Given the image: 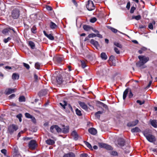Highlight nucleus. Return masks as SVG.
I'll list each match as a JSON object with an SVG mask.
<instances>
[{"instance_id": "1", "label": "nucleus", "mask_w": 157, "mask_h": 157, "mask_svg": "<svg viewBox=\"0 0 157 157\" xmlns=\"http://www.w3.org/2000/svg\"><path fill=\"white\" fill-rule=\"evenodd\" d=\"M50 131L52 133H55L56 132H60L62 129L58 126L56 125L51 126L50 128Z\"/></svg>"}, {"instance_id": "2", "label": "nucleus", "mask_w": 157, "mask_h": 157, "mask_svg": "<svg viewBox=\"0 0 157 157\" xmlns=\"http://www.w3.org/2000/svg\"><path fill=\"white\" fill-rule=\"evenodd\" d=\"M20 11L17 9H14L12 12L11 17L14 19H17L19 16Z\"/></svg>"}, {"instance_id": "3", "label": "nucleus", "mask_w": 157, "mask_h": 157, "mask_svg": "<svg viewBox=\"0 0 157 157\" xmlns=\"http://www.w3.org/2000/svg\"><path fill=\"white\" fill-rule=\"evenodd\" d=\"M86 7L89 11H92L94 10L95 8V6L93 2L91 0H89L86 5Z\"/></svg>"}, {"instance_id": "4", "label": "nucleus", "mask_w": 157, "mask_h": 157, "mask_svg": "<svg viewBox=\"0 0 157 157\" xmlns=\"http://www.w3.org/2000/svg\"><path fill=\"white\" fill-rule=\"evenodd\" d=\"M125 141L122 138H118L117 141L115 142L116 145L117 146L122 147L125 145Z\"/></svg>"}, {"instance_id": "5", "label": "nucleus", "mask_w": 157, "mask_h": 157, "mask_svg": "<svg viewBox=\"0 0 157 157\" xmlns=\"http://www.w3.org/2000/svg\"><path fill=\"white\" fill-rule=\"evenodd\" d=\"M18 128V127L17 125L13 124L9 127L8 129L10 132L12 133L16 131Z\"/></svg>"}, {"instance_id": "6", "label": "nucleus", "mask_w": 157, "mask_h": 157, "mask_svg": "<svg viewBox=\"0 0 157 157\" xmlns=\"http://www.w3.org/2000/svg\"><path fill=\"white\" fill-rule=\"evenodd\" d=\"M138 57L140 61H141L144 64L147 62L149 60L148 57H146L144 56H138Z\"/></svg>"}, {"instance_id": "7", "label": "nucleus", "mask_w": 157, "mask_h": 157, "mask_svg": "<svg viewBox=\"0 0 157 157\" xmlns=\"http://www.w3.org/2000/svg\"><path fill=\"white\" fill-rule=\"evenodd\" d=\"M36 142L34 140H31L29 143V147L31 149H34L36 147Z\"/></svg>"}, {"instance_id": "8", "label": "nucleus", "mask_w": 157, "mask_h": 157, "mask_svg": "<svg viewBox=\"0 0 157 157\" xmlns=\"http://www.w3.org/2000/svg\"><path fill=\"white\" fill-rule=\"evenodd\" d=\"M146 138L148 141L151 142H152L155 141V136L151 134H150Z\"/></svg>"}, {"instance_id": "9", "label": "nucleus", "mask_w": 157, "mask_h": 157, "mask_svg": "<svg viewBox=\"0 0 157 157\" xmlns=\"http://www.w3.org/2000/svg\"><path fill=\"white\" fill-rule=\"evenodd\" d=\"M96 36H97L100 38H102V36L99 33H97V34H96L94 33H92L88 35V37H89V38H94Z\"/></svg>"}, {"instance_id": "10", "label": "nucleus", "mask_w": 157, "mask_h": 157, "mask_svg": "<svg viewBox=\"0 0 157 157\" xmlns=\"http://www.w3.org/2000/svg\"><path fill=\"white\" fill-rule=\"evenodd\" d=\"M138 121L137 120L135 121L129 122L127 123V125L128 127H133L136 125L138 123Z\"/></svg>"}, {"instance_id": "11", "label": "nucleus", "mask_w": 157, "mask_h": 157, "mask_svg": "<svg viewBox=\"0 0 157 157\" xmlns=\"http://www.w3.org/2000/svg\"><path fill=\"white\" fill-rule=\"evenodd\" d=\"M78 103L82 109L86 110H87L88 109L87 106L84 102H83L79 101Z\"/></svg>"}, {"instance_id": "12", "label": "nucleus", "mask_w": 157, "mask_h": 157, "mask_svg": "<svg viewBox=\"0 0 157 157\" xmlns=\"http://www.w3.org/2000/svg\"><path fill=\"white\" fill-rule=\"evenodd\" d=\"M90 43L91 44H92L93 45H94V47L96 48L99 47V45L98 42L94 39L91 40L90 41Z\"/></svg>"}, {"instance_id": "13", "label": "nucleus", "mask_w": 157, "mask_h": 157, "mask_svg": "<svg viewBox=\"0 0 157 157\" xmlns=\"http://www.w3.org/2000/svg\"><path fill=\"white\" fill-rule=\"evenodd\" d=\"M43 33L44 35L49 40H54V36H53L51 34H48L46 33V32L45 31H43Z\"/></svg>"}, {"instance_id": "14", "label": "nucleus", "mask_w": 157, "mask_h": 157, "mask_svg": "<svg viewBox=\"0 0 157 157\" xmlns=\"http://www.w3.org/2000/svg\"><path fill=\"white\" fill-rule=\"evenodd\" d=\"M15 89L9 88L5 90V92L6 94L9 95L15 91Z\"/></svg>"}, {"instance_id": "15", "label": "nucleus", "mask_w": 157, "mask_h": 157, "mask_svg": "<svg viewBox=\"0 0 157 157\" xmlns=\"http://www.w3.org/2000/svg\"><path fill=\"white\" fill-rule=\"evenodd\" d=\"M90 133L93 135H95L97 133V130L94 128H91L88 129Z\"/></svg>"}, {"instance_id": "16", "label": "nucleus", "mask_w": 157, "mask_h": 157, "mask_svg": "<svg viewBox=\"0 0 157 157\" xmlns=\"http://www.w3.org/2000/svg\"><path fill=\"white\" fill-rule=\"evenodd\" d=\"M10 30H12L14 33H15V31L12 27H9L4 29L2 31V33L4 34H6Z\"/></svg>"}, {"instance_id": "17", "label": "nucleus", "mask_w": 157, "mask_h": 157, "mask_svg": "<svg viewBox=\"0 0 157 157\" xmlns=\"http://www.w3.org/2000/svg\"><path fill=\"white\" fill-rule=\"evenodd\" d=\"M47 93V90L46 89H43L41 90L38 93L40 96H42L45 95Z\"/></svg>"}, {"instance_id": "18", "label": "nucleus", "mask_w": 157, "mask_h": 157, "mask_svg": "<svg viewBox=\"0 0 157 157\" xmlns=\"http://www.w3.org/2000/svg\"><path fill=\"white\" fill-rule=\"evenodd\" d=\"M71 135L75 140H76L78 139V135L77 132L75 131H74L72 132L71 133Z\"/></svg>"}, {"instance_id": "19", "label": "nucleus", "mask_w": 157, "mask_h": 157, "mask_svg": "<svg viewBox=\"0 0 157 157\" xmlns=\"http://www.w3.org/2000/svg\"><path fill=\"white\" fill-rule=\"evenodd\" d=\"M19 76L18 74L13 73L12 75V78L13 80L18 79L19 78Z\"/></svg>"}, {"instance_id": "20", "label": "nucleus", "mask_w": 157, "mask_h": 157, "mask_svg": "<svg viewBox=\"0 0 157 157\" xmlns=\"http://www.w3.org/2000/svg\"><path fill=\"white\" fill-rule=\"evenodd\" d=\"M98 104L100 106H102L104 108L106 109H108V107L105 104L103 103L100 102L98 101Z\"/></svg>"}, {"instance_id": "21", "label": "nucleus", "mask_w": 157, "mask_h": 157, "mask_svg": "<svg viewBox=\"0 0 157 157\" xmlns=\"http://www.w3.org/2000/svg\"><path fill=\"white\" fill-rule=\"evenodd\" d=\"M129 91V89L128 88L126 89L124 91L123 94V99L124 100L126 98L127 94Z\"/></svg>"}, {"instance_id": "22", "label": "nucleus", "mask_w": 157, "mask_h": 157, "mask_svg": "<svg viewBox=\"0 0 157 157\" xmlns=\"http://www.w3.org/2000/svg\"><path fill=\"white\" fill-rule=\"evenodd\" d=\"M63 157H75V155L72 152H70L64 155Z\"/></svg>"}, {"instance_id": "23", "label": "nucleus", "mask_w": 157, "mask_h": 157, "mask_svg": "<svg viewBox=\"0 0 157 157\" xmlns=\"http://www.w3.org/2000/svg\"><path fill=\"white\" fill-rule=\"evenodd\" d=\"M151 125L154 127L156 128L157 126V120H152L151 121Z\"/></svg>"}, {"instance_id": "24", "label": "nucleus", "mask_w": 157, "mask_h": 157, "mask_svg": "<svg viewBox=\"0 0 157 157\" xmlns=\"http://www.w3.org/2000/svg\"><path fill=\"white\" fill-rule=\"evenodd\" d=\"M69 132V127L68 126H64L62 129V132L64 133H67Z\"/></svg>"}, {"instance_id": "25", "label": "nucleus", "mask_w": 157, "mask_h": 157, "mask_svg": "<svg viewBox=\"0 0 157 157\" xmlns=\"http://www.w3.org/2000/svg\"><path fill=\"white\" fill-rule=\"evenodd\" d=\"M101 58L103 59L106 60L107 58V56L106 53L104 52H102L100 55Z\"/></svg>"}, {"instance_id": "26", "label": "nucleus", "mask_w": 157, "mask_h": 157, "mask_svg": "<svg viewBox=\"0 0 157 157\" xmlns=\"http://www.w3.org/2000/svg\"><path fill=\"white\" fill-rule=\"evenodd\" d=\"M56 81L59 84H60L62 83L63 80L62 78L60 76H57L56 78Z\"/></svg>"}, {"instance_id": "27", "label": "nucleus", "mask_w": 157, "mask_h": 157, "mask_svg": "<svg viewBox=\"0 0 157 157\" xmlns=\"http://www.w3.org/2000/svg\"><path fill=\"white\" fill-rule=\"evenodd\" d=\"M46 143L48 145H52L55 143V142L53 140L50 139L46 140Z\"/></svg>"}, {"instance_id": "28", "label": "nucleus", "mask_w": 157, "mask_h": 157, "mask_svg": "<svg viewBox=\"0 0 157 157\" xmlns=\"http://www.w3.org/2000/svg\"><path fill=\"white\" fill-rule=\"evenodd\" d=\"M131 132H139L140 131V129L138 127H136L135 128H132L131 130Z\"/></svg>"}, {"instance_id": "29", "label": "nucleus", "mask_w": 157, "mask_h": 157, "mask_svg": "<svg viewBox=\"0 0 157 157\" xmlns=\"http://www.w3.org/2000/svg\"><path fill=\"white\" fill-rule=\"evenodd\" d=\"M91 27L86 25H84L83 26L84 29L86 31H88L90 30V29H91Z\"/></svg>"}, {"instance_id": "30", "label": "nucleus", "mask_w": 157, "mask_h": 157, "mask_svg": "<svg viewBox=\"0 0 157 157\" xmlns=\"http://www.w3.org/2000/svg\"><path fill=\"white\" fill-rule=\"evenodd\" d=\"M50 27L52 29H54L56 28L57 26V25L54 22H51L50 25Z\"/></svg>"}, {"instance_id": "31", "label": "nucleus", "mask_w": 157, "mask_h": 157, "mask_svg": "<svg viewBox=\"0 0 157 157\" xmlns=\"http://www.w3.org/2000/svg\"><path fill=\"white\" fill-rule=\"evenodd\" d=\"M29 44L32 49H34L35 48V45L34 42H33L32 41H29Z\"/></svg>"}, {"instance_id": "32", "label": "nucleus", "mask_w": 157, "mask_h": 157, "mask_svg": "<svg viewBox=\"0 0 157 157\" xmlns=\"http://www.w3.org/2000/svg\"><path fill=\"white\" fill-rule=\"evenodd\" d=\"M84 143L87 147L91 150H93L91 145L88 142L84 141Z\"/></svg>"}, {"instance_id": "33", "label": "nucleus", "mask_w": 157, "mask_h": 157, "mask_svg": "<svg viewBox=\"0 0 157 157\" xmlns=\"http://www.w3.org/2000/svg\"><path fill=\"white\" fill-rule=\"evenodd\" d=\"M132 19H135L136 20H139L141 19V16L140 15H139L137 16H133L132 17Z\"/></svg>"}, {"instance_id": "34", "label": "nucleus", "mask_w": 157, "mask_h": 157, "mask_svg": "<svg viewBox=\"0 0 157 157\" xmlns=\"http://www.w3.org/2000/svg\"><path fill=\"white\" fill-rule=\"evenodd\" d=\"M143 134L146 138L150 134H149V131L147 130H146L144 132Z\"/></svg>"}, {"instance_id": "35", "label": "nucleus", "mask_w": 157, "mask_h": 157, "mask_svg": "<svg viewBox=\"0 0 157 157\" xmlns=\"http://www.w3.org/2000/svg\"><path fill=\"white\" fill-rule=\"evenodd\" d=\"M103 113V111H98L97 112H96L95 114V117H97L99 119L100 117V115H98V114H101L102 113Z\"/></svg>"}, {"instance_id": "36", "label": "nucleus", "mask_w": 157, "mask_h": 157, "mask_svg": "<svg viewBox=\"0 0 157 157\" xmlns=\"http://www.w3.org/2000/svg\"><path fill=\"white\" fill-rule=\"evenodd\" d=\"M104 148L108 150H111L113 149V147L107 144H106V146H105Z\"/></svg>"}, {"instance_id": "37", "label": "nucleus", "mask_w": 157, "mask_h": 157, "mask_svg": "<svg viewBox=\"0 0 157 157\" xmlns=\"http://www.w3.org/2000/svg\"><path fill=\"white\" fill-rule=\"evenodd\" d=\"M19 101L20 102L25 101V97L24 96H20L19 98Z\"/></svg>"}, {"instance_id": "38", "label": "nucleus", "mask_w": 157, "mask_h": 157, "mask_svg": "<svg viewBox=\"0 0 157 157\" xmlns=\"http://www.w3.org/2000/svg\"><path fill=\"white\" fill-rule=\"evenodd\" d=\"M75 112L76 114L79 116H81L82 115L81 112V110L78 109H75Z\"/></svg>"}, {"instance_id": "39", "label": "nucleus", "mask_w": 157, "mask_h": 157, "mask_svg": "<svg viewBox=\"0 0 157 157\" xmlns=\"http://www.w3.org/2000/svg\"><path fill=\"white\" fill-rule=\"evenodd\" d=\"M80 62L82 67L83 68H85L86 66L85 62L83 60H81Z\"/></svg>"}, {"instance_id": "40", "label": "nucleus", "mask_w": 157, "mask_h": 157, "mask_svg": "<svg viewBox=\"0 0 157 157\" xmlns=\"http://www.w3.org/2000/svg\"><path fill=\"white\" fill-rule=\"evenodd\" d=\"M144 64L141 61H140L136 63V66L137 67H140L141 66L144 65Z\"/></svg>"}, {"instance_id": "41", "label": "nucleus", "mask_w": 157, "mask_h": 157, "mask_svg": "<svg viewBox=\"0 0 157 157\" xmlns=\"http://www.w3.org/2000/svg\"><path fill=\"white\" fill-rule=\"evenodd\" d=\"M111 155L113 156H117L118 155V153L116 151H112L110 152Z\"/></svg>"}, {"instance_id": "42", "label": "nucleus", "mask_w": 157, "mask_h": 157, "mask_svg": "<svg viewBox=\"0 0 157 157\" xmlns=\"http://www.w3.org/2000/svg\"><path fill=\"white\" fill-rule=\"evenodd\" d=\"M22 117V115L21 113H19L16 116V117L19 119V121L20 122H21L22 121V119H21Z\"/></svg>"}, {"instance_id": "43", "label": "nucleus", "mask_w": 157, "mask_h": 157, "mask_svg": "<svg viewBox=\"0 0 157 157\" xmlns=\"http://www.w3.org/2000/svg\"><path fill=\"white\" fill-rule=\"evenodd\" d=\"M114 44L116 46L119 48H121L122 47V45L118 42H115Z\"/></svg>"}, {"instance_id": "44", "label": "nucleus", "mask_w": 157, "mask_h": 157, "mask_svg": "<svg viewBox=\"0 0 157 157\" xmlns=\"http://www.w3.org/2000/svg\"><path fill=\"white\" fill-rule=\"evenodd\" d=\"M99 146L101 147L105 148V146H106V144H104L102 143H99L98 144Z\"/></svg>"}, {"instance_id": "45", "label": "nucleus", "mask_w": 157, "mask_h": 157, "mask_svg": "<svg viewBox=\"0 0 157 157\" xmlns=\"http://www.w3.org/2000/svg\"><path fill=\"white\" fill-rule=\"evenodd\" d=\"M64 104H63L62 103H60L59 104L63 107L64 109H65V106L67 105V103L65 101H64Z\"/></svg>"}, {"instance_id": "46", "label": "nucleus", "mask_w": 157, "mask_h": 157, "mask_svg": "<svg viewBox=\"0 0 157 157\" xmlns=\"http://www.w3.org/2000/svg\"><path fill=\"white\" fill-rule=\"evenodd\" d=\"M23 66L25 67L27 69L29 70L30 68V66L28 64L25 63H23Z\"/></svg>"}, {"instance_id": "47", "label": "nucleus", "mask_w": 157, "mask_h": 157, "mask_svg": "<svg viewBox=\"0 0 157 157\" xmlns=\"http://www.w3.org/2000/svg\"><path fill=\"white\" fill-rule=\"evenodd\" d=\"M109 28L114 33H116L118 31V30L117 29L112 27H109Z\"/></svg>"}, {"instance_id": "48", "label": "nucleus", "mask_w": 157, "mask_h": 157, "mask_svg": "<svg viewBox=\"0 0 157 157\" xmlns=\"http://www.w3.org/2000/svg\"><path fill=\"white\" fill-rule=\"evenodd\" d=\"M25 116L26 118H31L32 117V116L30 114H29L28 113H26L25 114Z\"/></svg>"}, {"instance_id": "49", "label": "nucleus", "mask_w": 157, "mask_h": 157, "mask_svg": "<svg viewBox=\"0 0 157 157\" xmlns=\"http://www.w3.org/2000/svg\"><path fill=\"white\" fill-rule=\"evenodd\" d=\"M63 60V58L61 57H57L56 58L57 61L58 63H60Z\"/></svg>"}, {"instance_id": "50", "label": "nucleus", "mask_w": 157, "mask_h": 157, "mask_svg": "<svg viewBox=\"0 0 157 157\" xmlns=\"http://www.w3.org/2000/svg\"><path fill=\"white\" fill-rule=\"evenodd\" d=\"M40 64L38 62L36 63L35 64V67L36 69H40Z\"/></svg>"}, {"instance_id": "51", "label": "nucleus", "mask_w": 157, "mask_h": 157, "mask_svg": "<svg viewBox=\"0 0 157 157\" xmlns=\"http://www.w3.org/2000/svg\"><path fill=\"white\" fill-rule=\"evenodd\" d=\"M136 102L137 103H138L140 104V105H142V104H143L144 103V102H145V101H141L140 100H137V101H136Z\"/></svg>"}, {"instance_id": "52", "label": "nucleus", "mask_w": 157, "mask_h": 157, "mask_svg": "<svg viewBox=\"0 0 157 157\" xmlns=\"http://www.w3.org/2000/svg\"><path fill=\"white\" fill-rule=\"evenodd\" d=\"M36 27L35 26H34L31 28V31L33 33H35L36 32Z\"/></svg>"}, {"instance_id": "53", "label": "nucleus", "mask_w": 157, "mask_h": 157, "mask_svg": "<svg viewBox=\"0 0 157 157\" xmlns=\"http://www.w3.org/2000/svg\"><path fill=\"white\" fill-rule=\"evenodd\" d=\"M11 40V38L10 37H8L6 39H5L4 40V42L5 43H7L9 41Z\"/></svg>"}, {"instance_id": "54", "label": "nucleus", "mask_w": 157, "mask_h": 157, "mask_svg": "<svg viewBox=\"0 0 157 157\" xmlns=\"http://www.w3.org/2000/svg\"><path fill=\"white\" fill-rule=\"evenodd\" d=\"M97 21V19L96 17H94L90 19V21L91 23H94Z\"/></svg>"}, {"instance_id": "55", "label": "nucleus", "mask_w": 157, "mask_h": 157, "mask_svg": "<svg viewBox=\"0 0 157 157\" xmlns=\"http://www.w3.org/2000/svg\"><path fill=\"white\" fill-rule=\"evenodd\" d=\"M110 61H111L112 62H113L115 60V57L113 56H111L110 57L109 60Z\"/></svg>"}, {"instance_id": "56", "label": "nucleus", "mask_w": 157, "mask_h": 157, "mask_svg": "<svg viewBox=\"0 0 157 157\" xmlns=\"http://www.w3.org/2000/svg\"><path fill=\"white\" fill-rule=\"evenodd\" d=\"M135 9H136V8L132 6V7H131V10H130V13H134V10H135Z\"/></svg>"}, {"instance_id": "57", "label": "nucleus", "mask_w": 157, "mask_h": 157, "mask_svg": "<svg viewBox=\"0 0 157 157\" xmlns=\"http://www.w3.org/2000/svg\"><path fill=\"white\" fill-rule=\"evenodd\" d=\"M148 27L149 28L151 29H153V25L152 24V23H150L149 24Z\"/></svg>"}, {"instance_id": "58", "label": "nucleus", "mask_w": 157, "mask_h": 157, "mask_svg": "<svg viewBox=\"0 0 157 157\" xmlns=\"http://www.w3.org/2000/svg\"><path fill=\"white\" fill-rule=\"evenodd\" d=\"M114 50L115 52L117 54H119L120 53V51L118 50V49L117 48H114Z\"/></svg>"}, {"instance_id": "59", "label": "nucleus", "mask_w": 157, "mask_h": 157, "mask_svg": "<svg viewBox=\"0 0 157 157\" xmlns=\"http://www.w3.org/2000/svg\"><path fill=\"white\" fill-rule=\"evenodd\" d=\"M133 96V94L132 93L130 90L129 93V95H128V97L129 98H131Z\"/></svg>"}, {"instance_id": "60", "label": "nucleus", "mask_w": 157, "mask_h": 157, "mask_svg": "<svg viewBox=\"0 0 157 157\" xmlns=\"http://www.w3.org/2000/svg\"><path fill=\"white\" fill-rule=\"evenodd\" d=\"M46 9L47 10L49 11L52 10V8L51 6H46Z\"/></svg>"}, {"instance_id": "61", "label": "nucleus", "mask_w": 157, "mask_h": 157, "mask_svg": "<svg viewBox=\"0 0 157 157\" xmlns=\"http://www.w3.org/2000/svg\"><path fill=\"white\" fill-rule=\"evenodd\" d=\"M1 151L2 153L4 155H6V150L5 149H3L1 150Z\"/></svg>"}, {"instance_id": "62", "label": "nucleus", "mask_w": 157, "mask_h": 157, "mask_svg": "<svg viewBox=\"0 0 157 157\" xmlns=\"http://www.w3.org/2000/svg\"><path fill=\"white\" fill-rule=\"evenodd\" d=\"M5 11L4 10H2L0 9V16H2L4 14Z\"/></svg>"}, {"instance_id": "63", "label": "nucleus", "mask_w": 157, "mask_h": 157, "mask_svg": "<svg viewBox=\"0 0 157 157\" xmlns=\"http://www.w3.org/2000/svg\"><path fill=\"white\" fill-rule=\"evenodd\" d=\"M87 155L86 153H83L81 154V157H87Z\"/></svg>"}, {"instance_id": "64", "label": "nucleus", "mask_w": 157, "mask_h": 157, "mask_svg": "<svg viewBox=\"0 0 157 157\" xmlns=\"http://www.w3.org/2000/svg\"><path fill=\"white\" fill-rule=\"evenodd\" d=\"M91 29L95 33H99V31L97 30H96L95 29H94V28H93L92 27L91 28Z\"/></svg>"}]
</instances>
